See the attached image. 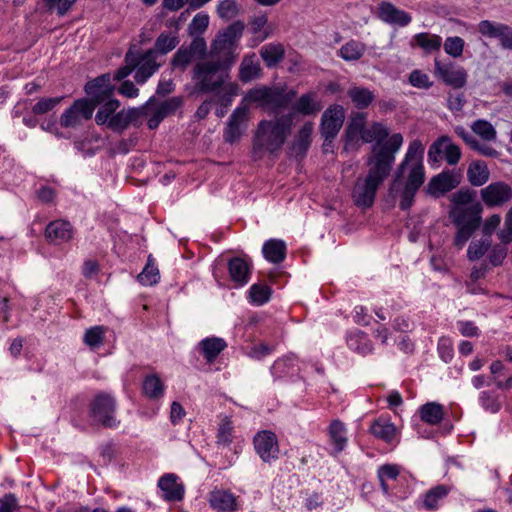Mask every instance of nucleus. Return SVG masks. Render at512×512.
<instances>
[{"instance_id":"obj_1","label":"nucleus","mask_w":512,"mask_h":512,"mask_svg":"<svg viewBox=\"0 0 512 512\" xmlns=\"http://www.w3.org/2000/svg\"><path fill=\"white\" fill-rule=\"evenodd\" d=\"M423 157L424 146L421 141L418 139L411 141L390 186V193L400 196L401 210L410 209L417 191L425 181Z\"/></svg>"},{"instance_id":"obj_2","label":"nucleus","mask_w":512,"mask_h":512,"mask_svg":"<svg viewBox=\"0 0 512 512\" xmlns=\"http://www.w3.org/2000/svg\"><path fill=\"white\" fill-rule=\"evenodd\" d=\"M474 192L470 189H460L451 197L452 206L449 219L456 227L454 245L462 249L481 222V207L473 202Z\"/></svg>"},{"instance_id":"obj_3","label":"nucleus","mask_w":512,"mask_h":512,"mask_svg":"<svg viewBox=\"0 0 512 512\" xmlns=\"http://www.w3.org/2000/svg\"><path fill=\"white\" fill-rule=\"evenodd\" d=\"M292 121V114L275 120H261L252 140L253 160H261L265 155L276 156L291 131Z\"/></svg>"},{"instance_id":"obj_4","label":"nucleus","mask_w":512,"mask_h":512,"mask_svg":"<svg viewBox=\"0 0 512 512\" xmlns=\"http://www.w3.org/2000/svg\"><path fill=\"white\" fill-rule=\"evenodd\" d=\"M379 154L377 162H369L368 174L364 178H358L352 190V198L358 207L369 208L373 205L375 195L391 171V158L389 161Z\"/></svg>"},{"instance_id":"obj_5","label":"nucleus","mask_w":512,"mask_h":512,"mask_svg":"<svg viewBox=\"0 0 512 512\" xmlns=\"http://www.w3.org/2000/svg\"><path fill=\"white\" fill-rule=\"evenodd\" d=\"M389 128L381 122H373L363 135L364 143H372L371 156L369 162H377L379 154H382L386 161L391 157V166L394 164L395 155L403 144V136L400 133H394L390 137Z\"/></svg>"},{"instance_id":"obj_6","label":"nucleus","mask_w":512,"mask_h":512,"mask_svg":"<svg viewBox=\"0 0 512 512\" xmlns=\"http://www.w3.org/2000/svg\"><path fill=\"white\" fill-rule=\"evenodd\" d=\"M231 68L213 59L197 62L192 70L194 92L207 94L216 91L230 79Z\"/></svg>"},{"instance_id":"obj_7","label":"nucleus","mask_w":512,"mask_h":512,"mask_svg":"<svg viewBox=\"0 0 512 512\" xmlns=\"http://www.w3.org/2000/svg\"><path fill=\"white\" fill-rule=\"evenodd\" d=\"M99 108L95 115L98 125H105L110 130L122 133L131 124L137 125L142 112L137 108L121 109L120 101L112 98L97 105Z\"/></svg>"},{"instance_id":"obj_8","label":"nucleus","mask_w":512,"mask_h":512,"mask_svg":"<svg viewBox=\"0 0 512 512\" xmlns=\"http://www.w3.org/2000/svg\"><path fill=\"white\" fill-rule=\"evenodd\" d=\"M115 88L110 73H104L85 84L84 91L88 96L86 99L93 105V111L98 104L113 98Z\"/></svg>"},{"instance_id":"obj_9","label":"nucleus","mask_w":512,"mask_h":512,"mask_svg":"<svg viewBox=\"0 0 512 512\" xmlns=\"http://www.w3.org/2000/svg\"><path fill=\"white\" fill-rule=\"evenodd\" d=\"M115 409V398L108 393H99L91 403V416L105 427L116 428L119 421L114 416Z\"/></svg>"},{"instance_id":"obj_10","label":"nucleus","mask_w":512,"mask_h":512,"mask_svg":"<svg viewBox=\"0 0 512 512\" xmlns=\"http://www.w3.org/2000/svg\"><path fill=\"white\" fill-rule=\"evenodd\" d=\"M253 445L256 454L263 462L271 463L279 459V442L274 432L270 430L257 432L253 437Z\"/></svg>"},{"instance_id":"obj_11","label":"nucleus","mask_w":512,"mask_h":512,"mask_svg":"<svg viewBox=\"0 0 512 512\" xmlns=\"http://www.w3.org/2000/svg\"><path fill=\"white\" fill-rule=\"evenodd\" d=\"M434 75L455 89L463 88L467 83L466 70L453 62H443L439 59L434 60Z\"/></svg>"},{"instance_id":"obj_12","label":"nucleus","mask_w":512,"mask_h":512,"mask_svg":"<svg viewBox=\"0 0 512 512\" xmlns=\"http://www.w3.org/2000/svg\"><path fill=\"white\" fill-rule=\"evenodd\" d=\"M459 146L452 143L450 137L441 136L436 139L428 150V161L437 163L443 157L449 165H456L461 158Z\"/></svg>"},{"instance_id":"obj_13","label":"nucleus","mask_w":512,"mask_h":512,"mask_svg":"<svg viewBox=\"0 0 512 512\" xmlns=\"http://www.w3.org/2000/svg\"><path fill=\"white\" fill-rule=\"evenodd\" d=\"M480 198L488 208L502 207L512 200V188L504 181L491 182L480 190Z\"/></svg>"},{"instance_id":"obj_14","label":"nucleus","mask_w":512,"mask_h":512,"mask_svg":"<svg viewBox=\"0 0 512 512\" xmlns=\"http://www.w3.org/2000/svg\"><path fill=\"white\" fill-rule=\"evenodd\" d=\"M478 32L487 39H497L502 49L512 51V27L504 23L481 20Z\"/></svg>"},{"instance_id":"obj_15","label":"nucleus","mask_w":512,"mask_h":512,"mask_svg":"<svg viewBox=\"0 0 512 512\" xmlns=\"http://www.w3.org/2000/svg\"><path fill=\"white\" fill-rule=\"evenodd\" d=\"M93 112V105L87 99H77L71 107L63 112L60 117V124L64 128L77 127L82 120L90 119Z\"/></svg>"},{"instance_id":"obj_16","label":"nucleus","mask_w":512,"mask_h":512,"mask_svg":"<svg viewBox=\"0 0 512 512\" xmlns=\"http://www.w3.org/2000/svg\"><path fill=\"white\" fill-rule=\"evenodd\" d=\"M345 110L339 104L330 105L322 114L320 132L322 137L335 138L343 126Z\"/></svg>"},{"instance_id":"obj_17","label":"nucleus","mask_w":512,"mask_h":512,"mask_svg":"<svg viewBox=\"0 0 512 512\" xmlns=\"http://www.w3.org/2000/svg\"><path fill=\"white\" fill-rule=\"evenodd\" d=\"M270 372L274 380L295 381L300 377L299 360L293 353L286 354L274 361Z\"/></svg>"},{"instance_id":"obj_18","label":"nucleus","mask_w":512,"mask_h":512,"mask_svg":"<svg viewBox=\"0 0 512 512\" xmlns=\"http://www.w3.org/2000/svg\"><path fill=\"white\" fill-rule=\"evenodd\" d=\"M135 62L137 67L135 68L134 79L136 83L144 84L160 67V64L156 62L155 51L149 49L144 53L140 51H134Z\"/></svg>"},{"instance_id":"obj_19","label":"nucleus","mask_w":512,"mask_h":512,"mask_svg":"<svg viewBox=\"0 0 512 512\" xmlns=\"http://www.w3.org/2000/svg\"><path fill=\"white\" fill-rule=\"evenodd\" d=\"M247 117L248 108L246 105L241 104L235 108L224 130V139L227 143L232 144L241 138L246 128Z\"/></svg>"},{"instance_id":"obj_20","label":"nucleus","mask_w":512,"mask_h":512,"mask_svg":"<svg viewBox=\"0 0 512 512\" xmlns=\"http://www.w3.org/2000/svg\"><path fill=\"white\" fill-rule=\"evenodd\" d=\"M378 18L386 24L406 27L411 21L412 17L404 10L398 9L390 2L383 1L378 5Z\"/></svg>"},{"instance_id":"obj_21","label":"nucleus","mask_w":512,"mask_h":512,"mask_svg":"<svg viewBox=\"0 0 512 512\" xmlns=\"http://www.w3.org/2000/svg\"><path fill=\"white\" fill-rule=\"evenodd\" d=\"M252 263L244 257H233L228 261V272L234 287L241 288L248 284L251 278Z\"/></svg>"},{"instance_id":"obj_22","label":"nucleus","mask_w":512,"mask_h":512,"mask_svg":"<svg viewBox=\"0 0 512 512\" xmlns=\"http://www.w3.org/2000/svg\"><path fill=\"white\" fill-rule=\"evenodd\" d=\"M327 435L331 445L330 455L337 456L343 452L348 445V430L346 425L339 419H334L327 427Z\"/></svg>"},{"instance_id":"obj_23","label":"nucleus","mask_w":512,"mask_h":512,"mask_svg":"<svg viewBox=\"0 0 512 512\" xmlns=\"http://www.w3.org/2000/svg\"><path fill=\"white\" fill-rule=\"evenodd\" d=\"M279 89L259 87L250 89L244 96L242 103L257 104L260 107L278 108Z\"/></svg>"},{"instance_id":"obj_24","label":"nucleus","mask_w":512,"mask_h":512,"mask_svg":"<svg viewBox=\"0 0 512 512\" xmlns=\"http://www.w3.org/2000/svg\"><path fill=\"white\" fill-rule=\"evenodd\" d=\"M74 230L70 222L66 220L51 221L45 229L47 241L54 245H61L73 238Z\"/></svg>"},{"instance_id":"obj_25","label":"nucleus","mask_w":512,"mask_h":512,"mask_svg":"<svg viewBox=\"0 0 512 512\" xmlns=\"http://www.w3.org/2000/svg\"><path fill=\"white\" fill-rule=\"evenodd\" d=\"M314 124L310 121L305 122L295 134L293 141L289 146L290 154L297 158L306 156L312 142Z\"/></svg>"},{"instance_id":"obj_26","label":"nucleus","mask_w":512,"mask_h":512,"mask_svg":"<svg viewBox=\"0 0 512 512\" xmlns=\"http://www.w3.org/2000/svg\"><path fill=\"white\" fill-rule=\"evenodd\" d=\"M461 182V174L456 171H443L434 176L429 184L428 191L433 195L443 194L456 188Z\"/></svg>"},{"instance_id":"obj_27","label":"nucleus","mask_w":512,"mask_h":512,"mask_svg":"<svg viewBox=\"0 0 512 512\" xmlns=\"http://www.w3.org/2000/svg\"><path fill=\"white\" fill-rule=\"evenodd\" d=\"M208 502L211 508L217 512H235L238 510L237 497L234 493L225 489H214L208 494Z\"/></svg>"},{"instance_id":"obj_28","label":"nucleus","mask_w":512,"mask_h":512,"mask_svg":"<svg viewBox=\"0 0 512 512\" xmlns=\"http://www.w3.org/2000/svg\"><path fill=\"white\" fill-rule=\"evenodd\" d=\"M158 487L167 501L178 502L184 497V486L179 482L178 476L173 473L164 474L158 481Z\"/></svg>"},{"instance_id":"obj_29","label":"nucleus","mask_w":512,"mask_h":512,"mask_svg":"<svg viewBox=\"0 0 512 512\" xmlns=\"http://www.w3.org/2000/svg\"><path fill=\"white\" fill-rule=\"evenodd\" d=\"M369 431L374 437L382 440L385 443H399V440L395 441L397 436V428L394 425V423L390 421L389 418H377L372 422Z\"/></svg>"},{"instance_id":"obj_30","label":"nucleus","mask_w":512,"mask_h":512,"mask_svg":"<svg viewBox=\"0 0 512 512\" xmlns=\"http://www.w3.org/2000/svg\"><path fill=\"white\" fill-rule=\"evenodd\" d=\"M197 347L204 359L212 363L227 348V343L223 338L211 336L202 339Z\"/></svg>"},{"instance_id":"obj_31","label":"nucleus","mask_w":512,"mask_h":512,"mask_svg":"<svg viewBox=\"0 0 512 512\" xmlns=\"http://www.w3.org/2000/svg\"><path fill=\"white\" fill-rule=\"evenodd\" d=\"M261 65L255 53L244 56L239 67V79L243 83H248L260 77Z\"/></svg>"},{"instance_id":"obj_32","label":"nucleus","mask_w":512,"mask_h":512,"mask_svg":"<svg viewBox=\"0 0 512 512\" xmlns=\"http://www.w3.org/2000/svg\"><path fill=\"white\" fill-rule=\"evenodd\" d=\"M273 290L266 283H254L246 292V299L249 304L260 307L267 304L272 297Z\"/></svg>"},{"instance_id":"obj_33","label":"nucleus","mask_w":512,"mask_h":512,"mask_svg":"<svg viewBox=\"0 0 512 512\" xmlns=\"http://www.w3.org/2000/svg\"><path fill=\"white\" fill-rule=\"evenodd\" d=\"M236 57L237 54L234 53V51L230 50V48H228V46H226V44L222 42L220 38H215V40L211 44L210 53L208 57L209 59H213L231 68L236 60Z\"/></svg>"},{"instance_id":"obj_34","label":"nucleus","mask_w":512,"mask_h":512,"mask_svg":"<svg viewBox=\"0 0 512 512\" xmlns=\"http://www.w3.org/2000/svg\"><path fill=\"white\" fill-rule=\"evenodd\" d=\"M347 346L352 351L357 352L363 356L370 354L373 351V345L368 335L360 330H354L347 334Z\"/></svg>"},{"instance_id":"obj_35","label":"nucleus","mask_w":512,"mask_h":512,"mask_svg":"<svg viewBox=\"0 0 512 512\" xmlns=\"http://www.w3.org/2000/svg\"><path fill=\"white\" fill-rule=\"evenodd\" d=\"M259 54L268 68L275 67L284 58L285 48L282 43L272 42L263 45Z\"/></svg>"},{"instance_id":"obj_36","label":"nucleus","mask_w":512,"mask_h":512,"mask_svg":"<svg viewBox=\"0 0 512 512\" xmlns=\"http://www.w3.org/2000/svg\"><path fill=\"white\" fill-rule=\"evenodd\" d=\"M418 414L421 421L435 426L444 418V407L438 402H427L419 407Z\"/></svg>"},{"instance_id":"obj_37","label":"nucleus","mask_w":512,"mask_h":512,"mask_svg":"<svg viewBox=\"0 0 512 512\" xmlns=\"http://www.w3.org/2000/svg\"><path fill=\"white\" fill-rule=\"evenodd\" d=\"M262 253L268 262L281 263L286 257V244L280 239H269L263 244Z\"/></svg>"},{"instance_id":"obj_38","label":"nucleus","mask_w":512,"mask_h":512,"mask_svg":"<svg viewBox=\"0 0 512 512\" xmlns=\"http://www.w3.org/2000/svg\"><path fill=\"white\" fill-rule=\"evenodd\" d=\"M490 171L484 161L477 160L469 164L467 169V179L472 186L480 187L488 182Z\"/></svg>"},{"instance_id":"obj_39","label":"nucleus","mask_w":512,"mask_h":512,"mask_svg":"<svg viewBox=\"0 0 512 512\" xmlns=\"http://www.w3.org/2000/svg\"><path fill=\"white\" fill-rule=\"evenodd\" d=\"M450 489L446 485H437L431 489H429L423 495V507L428 511L437 510L444 499L448 496Z\"/></svg>"},{"instance_id":"obj_40","label":"nucleus","mask_w":512,"mask_h":512,"mask_svg":"<svg viewBox=\"0 0 512 512\" xmlns=\"http://www.w3.org/2000/svg\"><path fill=\"white\" fill-rule=\"evenodd\" d=\"M411 46H418L425 53H432L440 50L442 38L437 34L426 32L417 33L412 37Z\"/></svg>"},{"instance_id":"obj_41","label":"nucleus","mask_w":512,"mask_h":512,"mask_svg":"<svg viewBox=\"0 0 512 512\" xmlns=\"http://www.w3.org/2000/svg\"><path fill=\"white\" fill-rule=\"evenodd\" d=\"M240 87L236 82L226 81L213 93L215 94V103L221 107L229 108L234 98L239 94Z\"/></svg>"},{"instance_id":"obj_42","label":"nucleus","mask_w":512,"mask_h":512,"mask_svg":"<svg viewBox=\"0 0 512 512\" xmlns=\"http://www.w3.org/2000/svg\"><path fill=\"white\" fill-rule=\"evenodd\" d=\"M321 109L322 105L317 100V94L315 92H308L301 95L293 105V110L302 115L316 114Z\"/></svg>"},{"instance_id":"obj_43","label":"nucleus","mask_w":512,"mask_h":512,"mask_svg":"<svg viewBox=\"0 0 512 512\" xmlns=\"http://www.w3.org/2000/svg\"><path fill=\"white\" fill-rule=\"evenodd\" d=\"M366 124V114L362 112H355L351 115L350 120L348 122V126L346 129V146L349 144V142H352L354 140H357L360 136L361 140H363V135L365 130L367 129L365 127Z\"/></svg>"},{"instance_id":"obj_44","label":"nucleus","mask_w":512,"mask_h":512,"mask_svg":"<svg viewBox=\"0 0 512 512\" xmlns=\"http://www.w3.org/2000/svg\"><path fill=\"white\" fill-rule=\"evenodd\" d=\"M244 23L242 21H235L229 25L224 31L217 35L222 42L230 48V50L236 53L238 41L241 38L244 31Z\"/></svg>"},{"instance_id":"obj_45","label":"nucleus","mask_w":512,"mask_h":512,"mask_svg":"<svg viewBox=\"0 0 512 512\" xmlns=\"http://www.w3.org/2000/svg\"><path fill=\"white\" fill-rule=\"evenodd\" d=\"M244 23L242 21H235L229 25L224 31L217 35L222 42L230 48V50L236 53L238 41L241 38L244 31Z\"/></svg>"},{"instance_id":"obj_46","label":"nucleus","mask_w":512,"mask_h":512,"mask_svg":"<svg viewBox=\"0 0 512 512\" xmlns=\"http://www.w3.org/2000/svg\"><path fill=\"white\" fill-rule=\"evenodd\" d=\"M347 95L357 109H365L375 100L374 93L361 86H352L348 89Z\"/></svg>"},{"instance_id":"obj_47","label":"nucleus","mask_w":512,"mask_h":512,"mask_svg":"<svg viewBox=\"0 0 512 512\" xmlns=\"http://www.w3.org/2000/svg\"><path fill=\"white\" fill-rule=\"evenodd\" d=\"M401 472V467L397 464H384L377 470V477L380 482L382 492L389 495L390 489L388 481L396 480Z\"/></svg>"},{"instance_id":"obj_48","label":"nucleus","mask_w":512,"mask_h":512,"mask_svg":"<svg viewBox=\"0 0 512 512\" xmlns=\"http://www.w3.org/2000/svg\"><path fill=\"white\" fill-rule=\"evenodd\" d=\"M142 391L149 399L157 400L164 395V384L157 375H148L143 380Z\"/></svg>"},{"instance_id":"obj_49","label":"nucleus","mask_w":512,"mask_h":512,"mask_svg":"<svg viewBox=\"0 0 512 512\" xmlns=\"http://www.w3.org/2000/svg\"><path fill=\"white\" fill-rule=\"evenodd\" d=\"M365 51L364 43L350 40L339 49L338 55L345 61H357L364 55Z\"/></svg>"},{"instance_id":"obj_50","label":"nucleus","mask_w":512,"mask_h":512,"mask_svg":"<svg viewBox=\"0 0 512 512\" xmlns=\"http://www.w3.org/2000/svg\"><path fill=\"white\" fill-rule=\"evenodd\" d=\"M179 44V37L177 31L162 32L156 39L154 45L155 54H167L172 51Z\"/></svg>"},{"instance_id":"obj_51","label":"nucleus","mask_w":512,"mask_h":512,"mask_svg":"<svg viewBox=\"0 0 512 512\" xmlns=\"http://www.w3.org/2000/svg\"><path fill=\"white\" fill-rule=\"evenodd\" d=\"M216 443L219 446L228 447L234 439V427L229 417H224L219 423Z\"/></svg>"},{"instance_id":"obj_52","label":"nucleus","mask_w":512,"mask_h":512,"mask_svg":"<svg viewBox=\"0 0 512 512\" xmlns=\"http://www.w3.org/2000/svg\"><path fill=\"white\" fill-rule=\"evenodd\" d=\"M137 278L138 281L144 286H152L158 283L160 274L158 267L155 265L151 255L148 257L147 264Z\"/></svg>"},{"instance_id":"obj_53","label":"nucleus","mask_w":512,"mask_h":512,"mask_svg":"<svg viewBox=\"0 0 512 512\" xmlns=\"http://www.w3.org/2000/svg\"><path fill=\"white\" fill-rule=\"evenodd\" d=\"M472 131L485 141H494L497 137V132L494 126L487 120L478 119L471 125Z\"/></svg>"},{"instance_id":"obj_54","label":"nucleus","mask_w":512,"mask_h":512,"mask_svg":"<svg viewBox=\"0 0 512 512\" xmlns=\"http://www.w3.org/2000/svg\"><path fill=\"white\" fill-rule=\"evenodd\" d=\"M134 50L129 49L125 55V65L116 70L114 75H112V82L116 83L118 81L124 80L128 77L135 68L137 67V63L135 62Z\"/></svg>"},{"instance_id":"obj_55","label":"nucleus","mask_w":512,"mask_h":512,"mask_svg":"<svg viewBox=\"0 0 512 512\" xmlns=\"http://www.w3.org/2000/svg\"><path fill=\"white\" fill-rule=\"evenodd\" d=\"M105 332L104 326H93L85 331L83 341L91 349H96L103 343Z\"/></svg>"},{"instance_id":"obj_56","label":"nucleus","mask_w":512,"mask_h":512,"mask_svg":"<svg viewBox=\"0 0 512 512\" xmlns=\"http://www.w3.org/2000/svg\"><path fill=\"white\" fill-rule=\"evenodd\" d=\"M465 41L459 36L447 37L443 43L444 51L452 58H460L463 54Z\"/></svg>"},{"instance_id":"obj_57","label":"nucleus","mask_w":512,"mask_h":512,"mask_svg":"<svg viewBox=\"0 0 512 512\" xmlns=\"http://www.w3.org/2000/svg\"><path fill=\"white\" fill-rule=\"evenodd\" d=\"M490 246L491 240L486 236L479 241L471 242L467 250L468 259L471 261L480 259L488 251Z\"/></svg>"},{"instance_id":"obj_58","label":"nucleus","mask_w":512,"mask_h":512,"mask_svg":"<svg viewBox=\"0 0 512 512\" xmlns=\"http://www.w3.org/2000/svg\"><path fill=\"white\" fill-rule=\"evenodd\" d=\"M209 25V15L205 12L197 13L188 26L190 36H201Z\"/></svg>"},{"instance_id":"obj_59","label":"nucleus","mask_w":512,"mask_h":512,"mask_svg":"<svg viewBox=\"0 0 512 512\" xmlns=\"http://www.w3.org/2000/svg\"><path fill=\"white\" fill-rule=\"evenodd\" d=\"M479 402L481 407L490 413H497L501 408V403L495 392L482 391L479 396Z\"/></svg>"},{"instance_id":"obj_60","label":"nucleus","mask_w":512,"mask_h":512,"mask_svg":"<svg viewBox=\"0 0 512 512\" xmlns=\"http://www.w3.org/2000/svg\"><path fill=\"white\" fill-rule=\"evenodd\" d=\"M239 5L234 0H222L217 5V13L221 19L231 20L239 14Z\"/></svg>"},{"instance_id":"obj_61","label":"nucleus","mask_w":512,"mask_h":512,"mask_svg":"<svg viewBox=\"0 0 512 512\" xmlns=\"http://www.w3.org/2000/svg\"><path fill=\"white\" fill-rule=\"evenodd\" d=\"M195 56L186 47H181L174 54L171 64L174 68L184 71L194 60Z\"/></svg>"},{"instance_id":"obj_62","label":"nucleus","mask_w":512,"mask_h":512,"mask_svg":"<svg viewBox=\"0 0 512 512\" xmlns=\"http://www.w3.org/2000/svg\"><path fill=\"white\" fill-rule=\"evenodd\" d=\"M409 83L413 87L419 89H429L433 85V82L430 80L428 74L418 69H415L410 73Z\"/></svg>"},{"instance_id":"obj_63","label":"nucleus","mask_w":512,"mask_h":512,"mask_svg":"<svg viewBox=\"0 0 512 512\" xmlns=\"http://www.w3.org/2000/svg\"><path fill=\"white\" fill-rule=\"evenodd\" d=\"M63 97H52L40 99L32 108L34 114H45L53 110L61 101Z\"/></svg>"},{"instance_id":"obj_64","label":"nucleus","mask_w":512,"mask_h":512,"mask_svg":"<svg viewBox=\"0 0 512 512\" xmlns=\"http://www.w3.org/2000/svg\"><path fill=\"white\" fill-rule=\"evenodd\" d=\"M182 100L179 97H172L165 101H163L158 107L157 110L162 114V116L167 117L176 112V110L181 106Z\"/></svg>"}]
</instances>
